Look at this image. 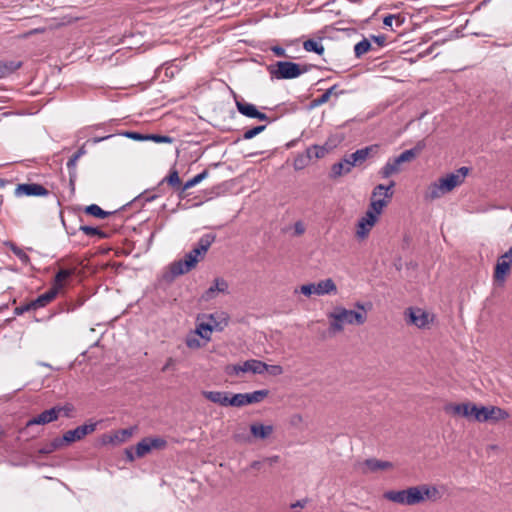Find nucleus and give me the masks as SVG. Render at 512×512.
Returning a JSON list of instances; mask_svg holds the SVG:
<instances>
[{
  "mask_svg": "<svg viewBox=\"0 0 512 512\" xmlns=\"http://www.w3.org/2000/svg\"><path fill=\"white\" fill-rule=\"evenodd\" d=\"M308 149V154L315 158H322L326 155L328 150L324 146L313 145Z\"/></svg>",
  "mask_w": 512,
  "mask_h": 512,
  "instance_id": "8fccbe9b",
  "label": "nucleus"
},
{
  "mask_svg": "<svg viewBox=\"0 0 512 512\" xmlns=\"http://www.w3.org/2000/svg\"><path fill=\"white\" fill-rule=\"evenodd\" d=\"M474 420L478 422H498L509 417V413L497 406H478L475 405Z\"/></svg>",
  "mask_w": 512,
  "mask_h": 512,
  "instance_id": "39448f33",
  "label": "nucleus"
},
{
  "mask_svg": "<svg viewBox=\"0 0 512 512\" xmlns=\"http://www.w3.org/2000/svg\"><path fill=\"white\" fill-rule=\"evenodd\" d=\"M280 460V457L278 455H273L269 457L263 458L264 464L273 465L275 463H278Z\"/></svg>",
  "mask_w": 512,
  "mask_h": 512,
  "instance_id": "774afa93",
  "label": "nucleus"
},
{
  "mask_svg": "<svg viewBox=\"0 0 512 512\" xmlns=\"http://www.w3.org/2000/svg\"><path fill=\"white\" fill-rule=\"evenodd\" d=\"M475 405L476 404L471 403V402L462 403L461 416H463V417H465L467 419H473L474 420L475 411H472V410L475 409Z\"/></svg>",
  "mask_w": 512,
  "mask_h": 512,
  "instance_id": "de8ad7c7",
  "label": "nucleus"
},
{
  "mask_svg": "<svg viewBox=\"0 0 512 512\" xmlns=\"http://www.w3.org/2000/svg\"><path fill=\"white\" fill-rule=\"evenodd\" d=\"M393 464L389 461H382L375 458L366 459L361 464V471L363 474H367L368 472H377L379 470H387L391 469Z\"/></svg>",
  "mask_w": 512,
  "mask_h": 512,
  "instance_id": "f3484780",
  "label": "nucleus"
},
{
  "mask_svg": "<svg viewBox=\"0 0 512 512\" xmlns=\"http://www.w3.org/2000/svg\"><path fill=\"white\" fill-rule=\"evenodd\" d=\"M300 292L307 297H310L312 294L316 295L315 283L304 284L300 287Z\"/></svg>",
  "mask_w": 512,
  "mask_h": 512,
  "instance_id": "5fc2aeb1",
  "label": "nucleus"
},
{
  "mask_svg": "<svg viewBox=\"0 0 512 512\" xmlns=\"http://www.w3.org/2000/svg\"><path fill=\"white\" fill-rule=\"evenodd\" d=\"M269 394L267 389L256 390L251 393H237L231 395L233 407H242L249 404L259 403L263 401Z\"/></svg>",
  "mask_w": 512,
  "mask_h": 512,
  "instance_id": "423d86ee",
  "label": "nucleus"
},
{
  "mask_svg": "<svg viewBox=\"0 0 512 512\" xmlns=\"http://www.w3.org/2000/svg\"><path fill=\"white\" fill-rule=\"evenodd\" d=\"M312 156L308 154V149L304 154L298 155L293 162V167L295 170H302L307 167L310 163Z\"/></svg>",
  "mask_w": 512,
  "mask_h": 512,
  "instance_id": "58836bf2",
  "label": "nucleus"
},
{
  "mask_svg": "<svg viewBox=\"0 0 512 512\" xmlns=\"http://www.w3.org/2000/svg\"><path fill=\"white\" fill-rule=\"evenodd\" d=\"M404 314L408 324L420 329L428 327L432 321L430 314L419 307H409L405 310Z\"/></svg>",
  "mask_w": 512,
  "mask_h": 512,
  "instance_id": "0eeeda50",
  "label": "nucleus"
},
{
  "mask_svg": "<svg viewBox=\"0 0 512 512\" xmlns=\"http://www.w3.org/2000/svg\"><path fill=\"white\" fill-rule=\"evenodd\" d=\"M124 135L128 138H131L133 140H144L146 139L147 137H145L144 135L138 133V132H126L124 133Z\"/></svg>",
  "mask_w": 512,
  "mask_h": 512,
  "instance_id": "69168bd1",
  "label": "nucleus"
},
{
  "mask_svg": "<svg viewBox=\"0 0 512 512\" xmlns=\"http://www.w3.org/2000/svg\"><path fill=\"white\" fill-rule=\"evenodd\" d=\"M228 289V283L223 278H216L212 286H210L204 294L206 300H210L215 297L216 292H226Z\"/></svg>",
  "mask_w": 512,
  "mask_h": 512,
  "instance_id": "b1692460",
  "label": "nucleus"
},
{
  "mask_svg": "<svg viewBox=\"0 0 512 512\" xmlns=\"http://www.w3.org/2000/svg\"><path fill=\"white\" fill-rule=\"evenodd\" d=\"M76 268L71 269H60L54 278L53 288H57L59 292L64 287V281L74 275Z\"/></svg>",
  "mask_w": 512,
  "mask_h": 512,
  "instance_id": "bb28decb",
  "label": "nucleus"
},
{
  "mask_svg": "<svg viewBox=\"0 0 512 512\" xmlns=\"http://www.w3.org/2000/svg\"><path fill=\"white\" fill-rule=\"evenodd\" d=\"M396 21L397 22V25H401L402 21L400 20V17L399 16H395V15H388L384 18L383 20V24L386 26V27H392V24L393 22Z\"/></svg>",
  "mask_w": 512,
  "mask_h": 512,
  "instance_id": "13d9d810",
  "label": "nucleus"
},
{
  "mask_svg": "<svg viewBox=\"0 0 512 512\" xmlns=\"http://www.w3.org/2000/svg\"><path fill=\"white\" fill-rule=\"evenodd\" d=\"M98 422H89L84 425H80L73 430L65 432L62 436V441H65L67 445L82 440L85 436L92 434L97 428Z\"/></svg>",
  "mask_w": 512,
  "mask_h": 512,
  "instance_id": "1a4fd4ad",
  "label": "nucleus"
},
{
  "mask_svg": "<svg viewBox=\"0 0 512 512\" xmlns=\"http://www.w3.org/2000/svg\"><path fill=\"white\" fill-rule=\"evenodd\" d=\"M49 191L38 183H22L18 184L15 189V195L20 196H47Z\"/></svg>",
  "mask_w": 512,
  "mask_h": 512,
  "instance_id": "f8f14e48",
  "label": "nucleus"
},
{
  "mask_svg": "<svg viewBox=\"0 0 512 512\" xmlns=\"http://www.w3.org/2000/svg\"><path fill=\"white\" fill-rule=\"evenodd\" d=\"M186 345L191 349H198L201 347L200 341L195 337H187Z\"/></svg>",
  "mask_w": 512,
  "mask_h": 512,
  "instance_id": "680f3d73",
  "label": "nucleus"
},
{
  "mask_svg": "<svg viewBox=\"0 0 512 512\" xmlns=\"http://www.w3.org/2000/svg\"><path fill=\"white\" fill-rule=\"evenodd\" d=\"M215 239V234H204L203 236L200 237L196 246L201 250L202 253H207L211 245L214 243Z\"/></svg>",
  "mask_w": 512,
  "mask_h": 512,
  "instance_id": "f704fd0d",
  "label": "nucleus"
},
{
  "mask_svg": "<svg viewBox=\"0 0 512 512\" xmlns=\"http://www.w3.org/2000/svg\"><path fill=\"white\" fill-rule=\"evenodd\" d=\"M274 427L272 425H264L261 423H253L250 426L251 437L255 439L264 440L270 437L273 433Z\"/></svg>",
  "mask_w": 512,
  "mask_h": 512,
  "instance_id": "aec40b11",
  "label": "nucleus"
},
{
  "mask_svg": "<svg viewBox=\"0 0 512 512\" xmlns=\"http://www.w3.org/2000/svg\"><path fill=\"white\" fill-rule=\"evenodd\" d=\"M512 266V247L501 255L496 263L494 270V279L498 282H504L507 275L509 274Z\"/></svg>",
  "mask_w": 512,
  "mask_h": 512,
  "instance_id": "9b49d317",
  "label": "nucleus"
},
{
  "mask_svg": "<svg viewBox=\"0 0 512 512\" xmlns=\"http://www.w3.org/2000/svg\"><path fill=\"white\" fill-rule=\"evenodd\" d=\"M151 451L147 438L141 440L135 447V454L137 457H143Z\"/></svg>",
  "mask_w": 512,
  "mask_h": 512,
  "instance_id": "c03bdc74",
  "label": "nucleus"
},
{
  "mask_svg": "<svg viewBox=\"0 0 512 512\" xmlns=\"http://www.w3.org/2000/svg\"><path fill=\"white\" fill-rule=\"evenodd\" d=\"M378 217L368 211H366L365 215L358 221L356 235L358 238L364 239L368 236L371 228L377 222Z\"/></svg>",
  "mask_w": 512,
  "mask_h": 512,
  "instance_id": "2eb2a0df",
  "label": "nucleus"
},
{
  "mask_svg": "<svg viewBox=\"0 0 512 512\" xmlns=\"http://www.w3.org/2000/svg\"><path fill=\"white\" fill-rule=\"evenodd\" d=\"M58 294L57 288H51L45 293L39 295L35 300H32V305L34 306L35 310L41 307L46 306L48 303H50L52 300L56 298Z\"/></svg>",
  "mask_w": 512,
  "mask_h": 512,
  "instance_id": "5701e85b",
  "label": "nucleus"
},
{
  "mask_svg": "<svg viewBox=\"0 0 512 512\" xmlns=\"http://www.w3.org/2000/svg\"><path fill=\"white\" fill-rule=\"evenodd\" d=\"M386 199L387 198L371 197V203H370V206L367 211L378 217V215L381 214L383 208L388 203V201Z\"/></svg>",
  "mask_w": 512,
  "mask_h": 512,
  "instance_id": "473e14b6",
  "label": "nucleus"
},
{
  "mask_svg": "<svg viewBox=\"0 0 512 512\" xmlns=\"http://www.w3.org/2000/svg\"><path fill=\"white\" fill-rule=\"evenodd\" d=\"M355 307L359 311L337 306L333 312L328 313L329 332L332 334L342 332L345 324L363 325L367 321L365 306L363 303L357 302Z\"/></svg>",
  "mask_w": 512,
  "mask_h": 512,
  "instance_id": "f257e3e1",
  "label": "nucleus"
},
{
  "mask_svg": "<svg viewBox=\"0 0 512 512\" xmlns=\"http://www.w3.org/2000/svg\"><path fill=\"white\" fill-rule=\"evenodd\" d=\"M395 186V182L394 181H391L390 184L388 186H385L383 184H378L373 192H372V197H380V196H383V198H387V199H390L392 198L393 196V192L391 191V189Z\"/></svg>",
  "mask_w": 512,
  "mask_h": 512,
  "instance_id": "2f4dec72",
  "label": "nucleus"
},
{
  "mask_svg": "<svg viewBox=\"0 0 512 512\" xmlns=\"http://www.w3.org/2000/svg\"><path fill=\"white\" fill-rule=\"evenodd\" d=\"M146 438L149 442L151 450L152 449H163L167 446V441L162 437H155V438L146 437Z\"/></svg>",
  "mask_w": 512,
  "mask_h": 512,
  "instance_id": "09e8293b",
  "label": "nucleus"
},
{
  "mask_svg": "<svg viewBox=\"0 0 512 512\" xmlns=\"http://www.w3.org/2000/svg\"><path fill=\"white\" fill-rule=\"evenodd\" d=\"M425 147V141L420 140L413 148L405 150L397 157L390 158L379 172L382 178H389L391 175L398 173L401 164L413 161Z\"/></svg>",
  "mask_w": 512,
  "mask_h": 512,
  "instance_id": "f03ea898",
  "label": "nucleus"
},
{
  "mask_svg": "<svg viewBox=\"0 0 512 512\" xmlns=\"http://www.w3.org/2000/svg\"><path fill=\"white\" fill-rule=\"evenodd\" d=\"M265 372H268L272 376H279L283 374V368L280 365H268L265 363Z\"/></svg>",
  "mask_w": 512,
  "mask_h": 512,
  "instance_id": "864d4df0",
  "label": "nucleus"
},
{
  "mask_svg": "<svg viewBox=\"0 0 512 512\" xmlns=\"http://www.w3.org/2000/svg\"><path fill=\"white\" fill-rule=\"evenodd\" d=\"M84 154H85V150L82 147L78 151H76L67 162V168L69 170V179H70V184L72 186V189H74V182L77 178V170H76L77 161Z\"/></svg>",
  "mask_w": 512,
  "mask_h": 512,
  "instance_id": "412c9836",
  "label": "nucleus"
},
{
  "mask_svg": "<svg viewBox=\"0 0 512 512\" xmlns=\"http://www.w3.org/2000/svg\"><path fill=\"white\" fill-rule=\"evenodd\" d=\"M383 497L388 501L404 506H414L422 503L418 486H411L402 490H389L384 492Z\"/></svg>",
  "mask_w": 512,
  "mask_h": 512,
  "instance_id": "7ed1b4c3",
  "label": "nucleus"
},
{
  "mask_svg": "<svg viewBox=\"0 0 512 512\" xmlns=\"http://www.w3.org/2000/svg\"><path fill=\"white\" fill-rule=\"evenodd\" d=\"M191 270V267H185L183 259H179L169 264L163 273V279L167 282H172L176 277L186 274Z\"/></svg>",
  "mask_w": 512,
  "mask_h": 512,
  "instance_id": "4468645a",
  "label": "nucleus"
},
{
  "mask_svg": "<svg viewBox=\"0 0 512 512\" xmlns=\"http://www.w3.org/2000/svg\"><path fill=\"white\" fill-rule=\"evenodd\" d=\"M226 373L228 375L239 376L240 373H243V363L242 364H235V365L228 366L226 368Z\"/></svg>",
  "mask_w": 512,
  "mask_h": 512,
  "instance_id": "6e6d98bb",
  "label": "nucleus"
},
{
  "mask_svg": "<svg viewBox=\"0 0 512 512\" xmlns=\"http://www.w3.org/2000/svg\"><path fill=\"white\" fill-rule=\"evenodd\" d=\"M265 369V362L257 359H250L243 362V373L251 372L253 374H263Z\"/></svg>",
  "mask_w": 512,
  "mask_h": 512,
  "instance_id": "a878e982",
  "label": "nucleus"
},
{
  "mask_svg": "<svg viewBox=\"0 0 512 512\" xmlns=\"http://www.w3.org/2000/svg\"><path fill=\"white\" fill-rule=\"evenodd\" d=\"M150 138L153 139L154 141L158 142V143H169V142H171V138L168 137V136L152 135Z\"/></svg>",
  "mask_w": 512,
  "mask_h": 512,
  "instance_id": "338daca9",
  "label": "nucleus"
},
{
  "mask_svg": "<svg viewBox=\"0 0 512 512\" xmlns=\"http://www.w3.org/2000/svg\"><path fill=\"white\" fill-rule=\"evenodd\" d=\"M371 42L375 43L377 47H382L386 43V37L384 35L372 36Z\"/></svg>",
  "mask_w": 512,
  "mask_h": 512,
  "instance_id": "e2e57ef3",
  "label": "nucleus"
},
{
  "mask_svg": "<svg viewBox=\"0 0 512 512\" xmlns=\"http://www.w3.org/2000/svg\"><path fill=\"white\" fill-rule=\"evenodd\" d=\"M373 44L371 40L364 38L360 42H358L354 46V53L357 58H360L362 55L367 53L368 51L374 50Z\"/></svg>",
  "mask_w": 512,
  "mask_h": 512,
  "instance_id": "72a5a7b5",
  "label": "nucleus"
},
{
  "mask_svg": "<svg viewBox=\"0 0 512 512\" xmlns=\"http://www.w3.org/2000/svg\"><path fill=\"white\" fill-rule=\"evenodd\" d=\"M462 403L459 404H448L445 406V411L455 416H461Z\"/></svg>",
  "mask_w": 512,
  "mask_h": 512,
  "instance_id": "603ef678",
  "label": "nucleus"
},
{
  "mask_svg": "<svg viewBox=\"0 0 512 512\" xmlns=\"http://www.w3.org/2000/svg\"><path fill=\"white\" fill-rule=\"evenodd\" d=\"M316 295L335 294L337 287L331 278L319 281L315 284Z\"/></svg>",
  "mask_w": 512,
  "mask_h": 512,
  "instance_id": "393cba45",
  "label": "nucleus"
},
{
  "mask_svg": "<svg viewBox=\"0 0 512 512\" xmlns=\"http://www.w3.org/2000/svg\"><path fill=\"white\" fill-rule=\"evenodd\" d=\"M183 261H185V267H191L193 269L197 265V259H195L190 253L185 254Z\"/></svg>",
  "mask_w": 512,
  "mask_h": 512,
  "instance_id": "052dcab7",
  "label": "nucleus"
},
{
  "mask_svg": "<svg viewBox=\"0 0 512 512\" xmlns=\"http://www.w3.org/2000/svg\"><path fill=\"white\" fill-rule=\"evenodd\" d=\"M468 173L469 168L463 166L457 169L455 172L447 174L445 177L438 179V181L441 183L444 191L449 193L464 182Z\"/></svg>",
  "mask_w": 512,
  "mask_h": 512,
  "instance_id": "6e6552de",
  "label": "nucleus"
},
{
  "mask_svg": "<svg viewBox=\"0 0 512 512\" xmlns=\"http://www.w3.org/2000/svg\"><path fill=\"white\" fill-rule=\"evenodd\" d=\"M67 445L65 441H62V437H57L53 439L50 443L46 444L44 447L40 449V453L42 454H50L63 446Z\"/></svg>",
  "mask_w": 512,
  "mask_h": 512,
  "instance_id": "e433bc0d",
  "label": "nucleus"
},
{
  "mask_svg": "<svg viewBox=\"0 0 512 512\" xmlns=\"http://www.w3.org/2000/svg\"><path fill=\"white\" fill-rule=\"evenodd\" d=\"M265 129H266L265 125L255 126L251 129L245 131V133L243 134V138L245 140H250V139L254 138L255 136H257L258 134H260L261 132H263Z\"/></svg>",
  "mask_w": 512,
  "mask_h": 512,
  "instance_id": "3c124183",
  "label": "nucleus"
},
{
  "mask_svg": "<svg viewBox=\"0 0 512 512\" xmlns=\"http://www.w3.org/2000/svg\"><path fill=\"white\" fill-rule=\"evenodd\" d=\"M303 48L306 52H315L318 55H322L324 52V46L321 38L319 39H308L303 42Z\"/></svg>",
  "mask_w": 512,
  "mask_h": 512,
  "instance_id": "7c9ffc66",
  "label": "nucleus"
},
{
  "mask_svg": "<svg viewBox=\"0 0 512 512\" xmlns=\"http://www.w3.org/2000/svg\"><path fill=\"white\" fill-rule=\"evenodd\" d=\"M202 395L209 401L223 407L232 406L231 395L224 391H203Z\"/></svg>",
  "mask_w": 512,
  "mask_h": 512,
  "instance_id": "6ab92c4d",
  "label": "nucleus"
},
{
  "mask_svg": "<svg viewBox=\"0 0 512 512\" xmlns=\"http://www.w3.org/2000/svg\"><path fill=\"white\" fill-rule=\"evenodd\" d=\"M378 145H370L361 149L356 150L354 153L350 154V159L355 166L361 165L364 163L369 157L375 155L378 151Z\"/></svg>",
  "mask_w": 512,
  "mask_h": 512,
  "instance_id": "a211bd4d",
  "label": "nucleus"
},
{
  "mask_svg": "<svg viewBox=\"0 0 512 512\" xmlns=\"http://www.w3.org/2000/svg\"><path fill=\"white\" fill-rule=\"evenodd\" d=\"M192 256H194L195 259H197V263L203 259L206 255V253H202L201 250L195 246L191 251H189Z\"/></svg>",
  "mask_w": 512,
  "mask_h": 512,
  "instance_id": "0e129e2a",
  "label": "nucleus"
},
{
  "mask_svg": "<svg viewBox=\"0 0 512 512\" xmlns=\"http://www.w3.org/2000/svg\"><path fill=\"white\" fill-rule=\"evenodd\" d=\"M271 50L277 57H285L287 60L285 61H277L275 64L277 65H291L294 64L292 62L293 59H296L297 57L287 54L286 50L280 46H273L271 47Z\"/></svg>",
  "mask_w": 512,
  "mask_h": 512,
  "instance_id": "c9c22d12",
  "label": "nucleus"
},
{
  "mask_svg": "<svg viewBox=\"0 0 512 512\" xmlns=\"http://www.w3.org/2000/svg\"><path fill=\"white\" fill-rule=\"evenodd\" d=\"M64 410V407L55 406L51 409L41 412L36 417H33L27 422V426L31 425H44L56 421L60 413Z\"/></svg>",
  "mask_w": 512,
  "mask_h": 512,
  "instance_id": "ddd939ff",
  "label": "nucleus"
},
{
  "mask_svg": "<svg viewBox=\"0 0 512 512\" xmlns=\"http://www.w3.org/2000/svg\"><path fill=\"white\" fill-rule=\"evenodd\" d=\"M236 107L242 115L248 118H255L257 115H259L258 109L251 103H247L245 101H236Z\"/></svg>",
  "mask_w": 512,
  "mask_h": 512,
  "instance_id": "c756f323",
  "label": "nucleus"
},
{
  "mask_svg": "<svg viewBox=\"0 0 512 512\" xmlns=\"http://www.w3.org/2000/svg\"><path fill=\"white\" fill-rule=\"evenodd\" d=\"M222 331L223 327L213 326L212 323H200L197 325L196 334L199 335L202 339L209 341L211 339L212 331Z\"/></svg>",
  "mask_w": 512,
  "mask_h": 512,
  "instance_id": "c85d7f7f",
  "label": "nucleus"
},
{
  "mask_svg": "<svg viewBox=\"0 0 512 512\" xmlns=\"http://www.w3.org/2000/svg\"><path fill=\"white\" fill-rule=\"evenodd\" d=\"M134 429L133 428H126L118 430L113 437H111V442H125L133 435Z\"/></svg>",
  "mask_w": 512,
  "mask_h": 512,
  "instance_id": "ea45409f",
  "label": "nucleus"
},
{
  "mask_svg": "<svg viewBox=\"0 0 512 512\" xmlns=\"http://www.w3.org/2000/svg\"><path fill=\"white\" fill-rule=\"evenodd\" d=\"M7 245L9 246V248L13 252V254L15 256H17L19 258V260L22 261L23 263H27L30 260L27 253L24 252L21 248H19L16 244H14L12 242H8Z\"/></svg>",
  "mask_w": 512,
  "mask_h": 512,
  "instance_id": "a18cd8bd",
  "label": "nucleus"
},
{
  "mask_svg": "<svg viewBox=\"0 0 512 512\" xmlns=\"http://www.w3.org/2000/svg\"><path fill=\"white\" fill-rule=\"evenodd\" d=\"M79 230L82 231L87 236H97L100 239H104L107 237V233L97 227L82 225L80 226Z\"/></svg>",
  "mask_w": 512,
  "mask_h": 512,
  "instance_id": "a19ab883",
  "label": "nucleus"
},
{
  "mask_svg": "<svg viewBox=\"0 0 512 512\" xmlns=\"http://www.w3.org/2000/svg\"><path fill=\"white\" fill-rule=\"evenodd\" d=\"M20 66H0V78H3L9 74H12Z\"/></svg>",
  "mask_w": 512,
  "mask_h": 512,
  "instance_id": "bf43d9fd",
  "label": "nucleus"
},
{
  "mask_svg": "<svg viewBox=\"0 0 512 512\" xmlns=\"http://www.w3.org/2000/svg\"><path fill=\"white\" fill-rule=\"evenodd\" d=\"M418 489L422 496V503L425 500L437 501L441 498V493L438 488L434 485L422 484L418 485Z\"/></svg>",
  "mask_w": 512,
  "mask_h": 512,
  "instance_id": "4be33fe9",
  "label": "nucleus"
},
{
  "mask_svg": "<svg viewBox=\"0 0 512 512\" xmlns=\"http://www.w3.org/2000/svg\"><path fill=\"white\" fill-rule=\"evenodd\" d=\"M30 310H35L34 306L32 305V301L29 303H26L24 305L18 306L15 308L14 313L16 315H22L25 312H28Z\"/></svg>",
  "mask_w": 512,
  "mask_h": 512,
  "instance_id": "4d7b16f0",
  "label": "nucleus"
},
{
  "mask_svg": "<svg viewBox=\"0 0 512 512\" xmlns=\"http://www.w3.org/2000/svg\"><path fill=\"white\" fill-rule=\"evenodd\" d=\"M353 167H355V164L352 163L350 155H347L341 161L332 165L329 176L331 179L339 178L351 172Z\"/></svg>",
  "mask_w": 512,
  "mask_h": 512,
  "instance_id": "dca6fc26",
  "label": "nucleus"
},
{
  "mask_svg": "<svg viewBox=\"0 0 512 512\" xmlns=\"http://www.w3.org/2000/svg\"><path fill=\"white\" fill-rule=\"evenodd\" d=\"M333 89H334V87L326 90L323 94H321L317 98H314L310 102V107L314 108V107H318V106L323 105L324 103H326L329 100V98H330V96L332 94V90Z\"/></svg>",
  "mask_w": 512,
  "mask_h": 512,
  "instance_id": "37998d69",
  "label": "nucleus"
},
{
  "mask_svg": "<svg viewBox=\"0 0 512 512\" xmlns=\"http://www.w3.org/2000/svg\"><path fill=\"white\" fill-rule=\"evenodd\" d=\"M308 71V66H276L270 69L271 79H293Z\"/></svg>",
  "mask_w": 512,
  "mask_h": 512,
  "instance_id": "9d476101",
  "label": "nucleus"
},
{
  "mask_svg": "<svg viewBox=\"0 0 512 512\" xmlns=\"http://www.w3.org/2000/svg\"><path fill=\"white\" fill-rule=\"evenodd\" d=\"M167 183L169 186L174 188H180L181 180L178 174V171L176 169H172L169 174L164 177L159 184L152 189V191H155L156 193L150 194L149 190L144 191L142 194L137 196L133 201H143L144 203L152 202L159 196L163 195L165 193L163 184Z\"/></svg>",
  "mask_w": 512,
  "mask_h": 512,
  "instance_id": "20e7f679",
  "label": "nucleus"
},
{
  "mask_svg": "<svg viewBox=\"0 0 512 512\" xmlns=\"http://www.w3.org/2000/svg\"><path fill=\"white\" fill-rule=\"evenodd\" d=\"M85 213L99 219H105L111 212L104 211L97 204H91L85 208Z\"/></svg>",
  "mask_w": 512,
  "mask_h": 512,
  "instance_id": "4c0bfd02",
  "label": "nucleus"
},
{
  "mask_svg": "<svg viewBox=\"0 0 512 512\" xmlns=\"http://www.w3.org/2000/svg\"><path fill=\"white\" fill-rule=\"evenodd\" d=\"M233 440L237 443H250L251 442V435H249L247 432H246V429L243 427V428H238L234 433H233Z\"/></svg>",
  "mask_w": 512,
  "mask_h": 512,
  "instance_id": "79ce46f5",
  "label": "nucleus"
},
{
  "mask_svg": "<svg viewBox=\"0 0 512 512\" xmlns=\"http://www.w3.org/2000/svg\"><path fill=\"white\" fill-rule=\"evenodd\" d=\"M208 173H209L208 170L205 169L201 173L195 175L193 178H191L184 184V189H190V188L194 187L195 185L199 184L202 180H204L208 176Z\"/></svg>",
  "mask_w": 512,
  "mask_h": 512,
  "instance_id": "49530a36",
  "label": "nucleus"
},
{
  "mask_svg": "<svg viewBox=\"0 0 512 512\" xmlns=\"http://www.w3.org/2000/svg\"><path fill=\"white\" fill-rule=\"evenodd\" d=\"M446 193L447 192L444 191V188L442 187L441 183L437 180L436 182H433L429 185L425 193V199L432 201L442 197Z\"/></svg>",
  "mask_w": 512,
  "mask_h": 512,
  "instance_id": "cd10ccee",
  "label": "nucleus"
}]
</instances>
